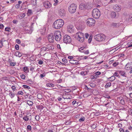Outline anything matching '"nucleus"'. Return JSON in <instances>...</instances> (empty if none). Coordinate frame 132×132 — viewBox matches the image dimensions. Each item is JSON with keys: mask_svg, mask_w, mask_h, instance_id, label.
I'll list each match as a JSON object with an SVG mask.
<instances>
[{"mask_svg": "<svg viewBox=\"0 0 132 132\" xmlns=\"http://www.w3.org/2000/svg\"><path fill=\"white\" fill-rule=\"evenodd\" d=\"M85 48L83 47L80 48L79 49V51L81 52H84L85 51Z\"/></svg>", "mask_w": 132, "mask_h": 132, "instance_id": "obj_25", "label": "nucleus"}, {"mask_svg": "<svg viewBox=\"0 0 132 132\" xmlns=\"http://www.w3.org/2000/svg\"><path fill=\"white\" fill-rule=\"evenodd\" d=\"M10 30H11V28L9 27H7L5 28V31H10Z\"/></svg>", "mask_w": 132, "mask_h": 132, "instance_id": "obj_35", "label": "nucleus"}, {"mask_svg": "<svg viewBox=\"0 0 132 132\" xmlns=\"http://www.w3.org/2000/svg\"><path fill=\"white\" fill-rule=\"evenodd\" d=\"M43 62L41 60H40L39 61L38 63L40 64H43Z\"/></svg>", "mask_w": 132, "mask_h": 132, "instance_id": "obj_63", "label": "nucleus"}, {"mask_svg": "<svg viewBox=\"0 0 132 132\" xmlns=\"http://www.w3.org/2000/svg\"><path fill=\"white\" fill-rule=\"evenodd\" d=\"M45 75L44 74V73L43 74H40L39 76V77H40L41 78H43V77H44L45 76Z\"/></svg>", "mask_w": 132, "mask_h": 132, "instance_id": "obj_48", "label": "nucleus"}, {"mask_svg": "<svg viewBox=\"0 0 132 132\" xmlns=\"http://www.w3.org/2000/svg\"><path fill=\"white\" fill-rule=\"evenodd\" d=\"M119 130L120 132H125L124 130L122 128H120L119 129Z\"/></svg>", "mask_w": 132, "mask_h": 132, "instance_id": "obj_60", "label": "nucleus"}, {"mask_svg": "<svg viewBox=\"0 0 132 132\" xmlns=\"http://www.w3.org/2000/svg\"><path fill=\"white\" fill-rule=\"evenodd\" d=\"M16 42L18 43V44H20L21 43L20 40L19 39H16Z\"/></svg>", "mask_w": 132, "mask_h": 132, "instance_id": "obj_54", "label": "nucleus"}, {"mask_svg": "<svg viewBox=\"0 0 132 132\" xmlns=\"http://www.w3.org/2000/svg\"><path fill=\"white\" fill-rule=\"evenodd\" d=\"M120 25V24L119 23H115L113 22L111 24V26L112 27L114 28H118L119 27Z\"/></svg>", "mask_w": 132, "mask_h": 132, "instance_id": "obj_15", "label": "nucleus"}, {"mask_svg": "<svg viewBox=\"0 0 132 132\" xmlns=\"http://www.w3.org/2000/svg\"><path fill=\"white\" fill-rule=\"evenodd\" d=\"M41 37H39V38H38V39H37V42H39L41 40Z\"/></svg>", "mask_w": 132, "mask_h": 132, "instance_id": "obj_56", "label": "nucleus"}, {"mask_svg": "<svg viewBox=\"0 0 132 132\" xmlns=\"http://www.w3.org/2000/svg\"><path fill=\"white\" fill-rule=\"evenodd\" d=\"M127 18L126 19L127 21L130 22L132 21V16L128 15L127 16Z\"/></svg>", "mask_w": 132, "mask_h": 132, "instance_id": "obj_20", "label": "nucleus"}, {"mask_svg": "<svg viewBox=\"0 0 132 132\" xmlns=\"http://www.w3.org/2000/svg\"><path fill=\"white\" fill-rule=\"evenodd\" d=\"M113 9L116 11H119L121 9V8L117 4L113 6Z\"/></svg>", "mask_w": 132, "mask_h": 132, "instance_id": "obj_14", "label": "nucleus"}, {"mask_svg": "<svg viewBox=\"0 0 132 132\" xmlns=\"http://www.w3.org/2000/svg\"><path fill=\"white\" fill-rule=\"evenodd\" d=\"M11 94L10 95V97L11 98H12L13 97H14L15 96V94L14 93H11Z\"/></svg>", "mask_w": 132, "mask_h": 132, "instance_id": "obj_42", "label": "nucleus"}, {"mask_svg": "<svg viewBox=\"0 0 132 132\" xmlns=\"http://www.w3.org/2000/svg\"><path fill=\"white\" fill-rule=\"evenodd\" d=\"M3 46L2 41H0V47H2Z\"/></svg>", "mask_w": 132, "mask_h": 132, "instance_id": "obj_55", "label": "nucleus"}, {"mask_svg": "<svg viewBox=\"0 0 132 132\" xmlns=\"http://www.w3.org/2000/svg\"><path fill=\"white\" fill-rule=\"evenodd\" d=\"M65 12L64 9H60L59 10V15L60 17H63L65 15Z\"/></svg>", "mask_w": 132, "mask_h": 132, "instance_id": "obj_9", "label": "nucleus"}, {"mask_svg": "<svg viewBox=\"0 0 132 132\" xmlns=\"http://www.w3.org/2000/svg\"><path fill=\"white\" fill-rule=\"evenodd\" d=\"M54 2H55L54 4V5H56L57 4V3H58V1L57 0H54Z\"/></svg>", "mask_w": 132, "mask_h": 132, "instance_id": "obj_49", "label": "nucleus"}, {"mask_svg": "<svg viewBox=\"0 0 132 132\" xmlns=\"http://www.w3.org/2000/svg\"><path fill=\"white\" fill-rule=\"evenodd\" d=\"M23 69L24 72L27 71L28 72H29V69L27 67H24L23 68Z\"/></svg>", "mask_w": 132, "mask_h": 132, "instance_id": "obj_33", "label": "nucleus"}, {"mask_svg": "<svg viewBox=\"0 0 132 132\" xmlns=\"http://www.w3.org/2000/svg\"><path fill=\"white\" fill-rule=\"evenodd\" d=\"M23 92L22 91H19L18 92V93H17L16 94V95H23Z\"/></svg>", "mask_w": 132, "mask_h": 132, "instance_id": "obj_31", "label": "nucleus"}, {"mask_svg": "<svg viewBox=\"0 0 132 132\" xmlns=\"http://www.w3.org/2000/svg\"><path fill=\"white\" fill-rule=\"evenodd\" d=\"M34 67H31L30 68V70L31 71H32L34 70Z\"/></svg>", "mask_w": 132, "mask_h": 132, "instance_id": "obj_64", "label": "nucleus"}, {"mask_svg": "<svg viewBox=\"0 0 132 132\" xmlns=\"http://www.w3.org/2000/svg\"><path fill=\"white\" fill-rule=\"evenodd\" d=\"M46 85L47 87H54V84L52 83L50 84L49 83H47Z\"/></svg>", "mask_w": 132, "mask_h": 132, "instance_id": "obj_21", "label": "nucleus"}, {"mask_svg": "<svg viewBox=\"0 0 132 132\" xmlns=\"http://www.w3.org/2000/svg\"><path fill=\"white\" fill-rule=\"evenodd\" d=\"M92 15L94 18L98 19L100 16V12L98 9H94L92 11Z\"/></svg>", "mask_w": 132, "mask_h": 132, "instance_id": "obj_3", "label": "nucleus"}, {"mask_svg": "<svg viewBox=\"0 0 132 132\" xmlns=\"http://www.w3.org/2000/svg\"><path fill=\"white\" fill-rule=\"evenodd\" d=\"M84 120L85 118L84 117H83L79 119V120L80 122H81L82 121H84Z\"/></svg>", "mask_w": 132, "mask_h": 132, "instance_id": "obj_41", "label": "nucleus"}, {"mask_svg": "<svg viewBox=\"0 0 132 132\" xmlns=\"http://www.w3.org/2000/svg\"><path fill=\"white\" fill-rule=\"evenodd\" d=\"M62 97L64 99H70V98L67 97V96L66 95L64 94L62 95Z\"/></svg>", "mask_w": 132, "mask_h": 132, "instance_id": "obj_29", "label": "nucleus"}, {"mask_svg": "<svg viewBox=\"0 0 132 132\" xmlns=\"http://www.w3.org/2000/svg\"><path fill=\"white\" fill-rule=\"evenodd\" d=\"M25 15L24 13H23L22 14L20 15V17H19L20 19H21L22 18L24 17L25 16Z\"/></svg>", "mask_w": 132, "mask_h": 132, "instance_id": "obj_36", "label": "nucleus"}, {"mask_svg": "<svg viewBox=\"0 0 132 132\" xmlns=\"http://www.w3.org/2000/svg\"><path fill=\"white\" fill-rule=\"evenodd\" d=\"M54 36L55 40L57 41H59L61 38V33L59 31H56L54 33Z\"/></svg>", "mask_w": 132, "mask_h": 132, "instance_id": "obj_8", "label": "nucleus"}, {"mask_svg": "<svg viewBox=\"0 0 132 132\" xmlns=\"http://www.w3.org/2000/svg\"><path fill=\"white\" fill-rule=\"evenodd\" d=\"M90 86L92 87H94L95 86V85L94 83H91L90 84Z\"/></svg>", "mask_w": 132, "mask_h": 132, "instance_id": "obj_37", "label": "nucleus"}, {"mask_svg": "<svg viewBox=\"0 0 132 132\" xmlns=\"http://www.w3.org/2000/svg\"><path fill=\"white\" fill-rule=\"evenodd\" d=\"M115 78H116L114 76H112L110 78H108V79H110V81H112L113 80H114L115 79Z\"/></svg>", "mask_w": 132, "mask_h": 132, "instance_id": "obj_22", "label": "nucleus"}, {"mask_svg": "<svg viewBox=\"0 0 132 132\" xmlns=\"http://www.w3.org/2000/svg\"><path fill=\"white\" fill-rule=\"evenodd\" d=\"M4 27V25L2 23L0 24V28H3Z\"/></svg>", "mask_w": 132, "mask_h": 132, "instance_id": "obj_62", "label": "nucleus"}, {"mask_svg": "<svg viewBox=\"0 0 132 132\" xmlns=\"http://www.w3.org/2000/svg\"><path fill=\"white\" fill-rule=\"evenodd\" d=\"M46 48L48 50L50 49L51 48V47L50 45H47L46 47Z\"/></svg>", "mask_w": 132, "mask_h": 132, "instance_id": "obj_43", "label": "nucleus"}, {"mask_svg": "<svg viewBox=\"0 0 132 132\" xmlns=\"http://www.w3.org/2000/svg\"><path fill=\"white\" fill-rule=\"evenodd\" d=\"M119 73L121 76H124L123 77V79L122 80V81L120 82L121 84H123L125 82L124 81L126 79V77L125 76L126 73L124 71H120Z\"/></svg>", "mask_w": 132, "mask_h": 132, "instance_id": "obj_12", "label": "nucleus"}, {"mask_svg": "<svg viewBox=\"0 0 132 132\" xmlns=\"http://www.w3.org/2000/svg\"><path fill=\"white\" fill-rule=\"evenodd\" d=\"M40 31L41 32V33L43 35L45 33L46 31V29L45 27H43V29H41L40 30Z\"/></svg>", "mask_w": 132, "mask_h": 132, "instance_id": "obj_18", "label": "nucleus"}, {"mask_svg": "<svg viewBox=\"0 0 132 132\" xmlns=\"http://www.w3.org/2000/svg\"><path fill=\"white\" fill-rule=\"evenodd\" d=\"M12 129L11 127H9L8 128H6V130L7 132H10L12 130Z\"/></svg>", "mask_w": 132, "mask_h": 132, "instance_id": "obj_46", "label": "nucleus"}, {"mask_svg": "<svg viewBox=\"0 0 132 132\" xmlns=\"http://www.w3.org/2000/svg\"><path fill=\"white\" fill-rule=\"evenodd\" d=\"M87 25L89 26H94L95 22V20L93 19L89 18L86 20Z\"/></svg>", "mask_w": 132, "mask_h": 132, "instance_id": "obj_5", "label": "nucleus"}, {"mask_svg": "<svg viewBox=\"0 0 132 132\" xmlns=\"http://www.w3.org/2000/svg\"><path fill=\"white\" fill-rule=\"evenodd\" d=\"M21 78L22 79L24 80L25 79L26 76L23 74L21 75L20 76Z\"/></svg>", "mask_w": 132, "mask_h": 132, "instance_id": "obj_38", "label": "nucleus"}, {"mask_svg": "<svg viewBox=\"0 0 132 132\" xmlns=\"http://www.w3.org/2000/svg\"><path fill=\"white\" fill-rule=\"evenodd\" d=\"M69 61L70 63L71 64H74L76 63V62L77 61L75 60H70Z\"/></svg>", "mask_w": 132, "mask_h": 132, "instance_id": "obj_24", "label": "nucleus"}, {"mask_svg": "<svg viewBox=\"0 0 132 132\" xmlns=\"http://www.w3.org/2000/svg\"><path fill=\"white\" fill-rule=\"evenodd\" d=\"M71 41V39L70 37L67 35L64 36L63 38V42L66 44L70 43Z\"/></svg>", "mask_w": 132, "mask_h": 132, "instance_id": "obj_7", "label": "nucleus"}, {"mask_svg": "<svg viewBox=\"0 0 132 132\" xmlns=\"http://www.w3.org/2000/svg\"><path fill=\"white\" fill-rule=\"evenodd\" d=\"M114 76H116L117 77H118L119 75H118L117 72H115L114 74Z\"/></svg>", "mask_w": 132, "mask_h": 132, "instance_id": "obj_58", "label": "nucleus"}, {"mask_svg": "<svg viewBox=\"0 0 132 132\" xmlns=\"http://www.w3.org/2000/svg\"><path fill=\"white\" fill-rule=\"evenodd\" d=\"M23 87L25 88H26L28 89H30V86L26 85H23Z\"/></svg>", "mask_w": 132, "mask_h": 132, "instance_id": "obj_34", "label": "nucleus"}, {"mask_svg": "<svg viewBox=\"0 0 132 132\" xmlns=\"http://www.w3.org/2000/svg\"><path fill=\"white\" fill-rule=\"evenodd\" d=\"M23 120H24L26 121H27L29 120V118L27 116H25L23 118Z\"/></svg>", "mask_w": 132, "mask_h": 132, "instance_id": "obj_32", "label": "nucleus"}, {"mask_svg": "<svg viewBox=\"0 0 132 132\" xmlns=\"http://www.w3.org/2000/svg\"><path fill=\"white\" fill-rule=\"evenodd\" d=\"M111 82H108L107 83L105 86V87L106 88H108L111 85Z\"/></svg>", "mask_w": 132, "mask_h": 132, "instance_id": "obj_27", "label": "nucleus"}, {"mask_svg": "<svg viewBox=\"0 0 132 132\" xmlns=\"http://www.w3.org/2000/svg\"><path fill=\"white\" fill-rule=\"evenodd\" d=\"M27 103L30 106H32L33 104V103L32 101L29 100L27 101Z\"/></svg>", "mask_w": 132, "mask_h": 132, "instance_id": "obj_23", "label": "nucleus"}, {"mask_svg": "<svg viewBox=\"0 0 132 132\" xmlns=\"http://www.w3.org/2000/svg\"><path fill=\"white\" fill-rule=\"evenodd\" d=\"M76 101H73L72 103V104L73 105H76V104H77V103H76Z\"/></svg>", "mask_w": 132, "mask_h": 132, "instance_id": "obj_53", "label": "nucleus"}, {"mask_svg": "<svg viewBox=\"0 0 132 132\" xmlns=\"http://www.w3.org/2000/svg\"><path fill=\"white\" fill-rule=\"evenodd\" d=\"M118 63L115 62L113 64V66L114 67H115L116 66H117L118 65Z\"/></svg>", "mask_w": 132, "mask_h": 132, "instance_id": "obj_52", "label": "nucleus"}, {"mask_svg": "<svg viewBox=\"0 0 132 132\" xmlns=\"http://www.w3.org/2000/svg\"><path fill=\"white\" fill-rule=\"evenodd\" d=\"M48 41L51 43H53L54 40V36L52 34H50L48 36Z\"/></svg>", "mask_w": 132, "mask_h": 132, "instance_id": "obj_10", "label": "nucleus"}, {"mask_svg": "<svg viewBox=\"0 0 132 132\" xmlns=\"http://www.w3.org/2000/svg\"><path fill=\"white\" fill-rule=\"evenodd\" d=\"M10 64L11 66H14L15 65V63L14 62H11L10 63Z\"/></svg>", "mask_w": 132, "mask_h": 132, "instance_id": "obj_50", "label": "nucleus"}, {"mask_svg": "<svg viewBox=\"0 0 132 132\" xmlns=\"http://www.w3.org/2000/svg\"><path fill=\"white\" fill-rule=\"evenodd\" d=\"M15 48L17 50H18L19 49V46L18 45L16 44L15 46Z\"/></svg>", "mask_w": 132, "mask_h": 132, "instance_id": "obj_44", "label": "nucleus"}, {"mask_svg": "<svg viewBox=\"0 0 132 132\" xmlns=\"http://www.w3.org/2000/svg\"><path fill=\"white\" fill-rule=\"evenodd\" d=\"M103 96L105 98H107L108 99L110 98V96L107 94H103Z\"/></svg>", "mask_w": 132, "mask_h": 132, "instance_id": "obj_26", "label": "nucleus"}, {"mask_svg": "<svg viewBox=\"0 0 132 132\" xmlns=\"http://www.w3.org/2000/svg\"><path fill=\"white\" fill-rule=\"evenodd\" d=\"M19 52L18 51L15 52L14 54V55L16 56H18V55H19Z\"/></svg>", "mask_w": 132, "mask_h": 132, "instance_id": "obj_51", "label": "nucleus"}, {"mask_svg": "<svg viewBox=\"0 0 132 132\" xmlns=\"http://www.w3.org/2000/svg\"><path fill=\"white\" fill-rule=\"evenodd\" d=\"M105 36L103 34H99L95 35L94 38L96 41L99 42L103 41L105 39Z\"/></svg>", "mask_w": 132, "mask_h": 132, "instance_id": "obj_2", "label": "nucleus"}, {"mask_svg": "<svg viewBox=\"0 0 132 132\" xmlns=\"http://www.w3.org/2000/svg\"><path fill=\"white\" fill-rule=\"evenodd\" d=\"M132 66V64L131 63H128L126 65L125 67V70H129Z\"/></svg>", "mask_w": 132, "mask_h": 132, "instance_id": "obj_13", "label": "nucleus"}, {"mask_svg": "<svg viewBox=\"0 0 132 132\" xmlns=\"http://www.w3.org/2000/svg\"><path fill=\"white\" fill-rule=\"evenodd\" d=\"M11 88L13 90V92L15 91L16 90V87L14 86H12V87Z\"/></svg>", "mask_w": 132, "mask_h": 132, "instance_id": "obj_45", "label": "nucleus"}, {"mask_svg": "<svg viewBox=\"0 0 132 132\" xmlns=\"http://www.w3.org/2000/svg\"><path fill=\"white\" fill-rule=\"evenodd\" d=\"M64 24V21L63 20L58 19L54 22L53 24V27L55 29H58L62 27Z\"/></svg>", "mask_w": 132, "mask_h": 132, "instance_id": "obj_1", "label": "nucleus"}, {"mask_svg": "<svg viewBox=\"0 0 132 132\" xmlns=\"http://www.w3.org/2000/svg\"><path fill=\"white\" fill-rule=\"evenodd\" d=\"M87 73V72L86 71H81V74L82 75H86Z\"/></svg>", "mask_w": 132, "mask_h": 132, "instance_id": "obj_28", "label": "nucleus"}, {"mask_svg": "<svg viewBox=\"0 0 132 132\" xmlns=\"http://www.w3.org/2000/svg\"><path fill=\"white\" fill-rule=\"evenodd\" d=\"M95 74L97 75H98L101 74V72H97L95 73Z\"/></svg>", "mask_w": 132, "mask_h": 132, "instance_id": "obj_57", "label": "nucleus"}, {"mask_svg": "<svg viewBox=\"0 0 132 132\" xmlns=\"http://www.w3.org/2000/svg\"><path fill=\"white\" fill-rule=\"evenodd\" d=\"M76 5L75 4H72L69 6L68 10L71 13H74L76 11Z\"/></svg>", "mask_w": 132, "mask_h": 132, "instance_id": "obj_6", "label": "nucleus"}, {"mask_svg": "<svg viewBox=\"0 0 132 132\" xmlns=\"http://www.w3.org/2000/svg\"><path fill=\"white\" fill-rule=\"evenodd\" d=\"M62 60L63 62H64L65 63H66L67 62V60L65 59H63Z\"/></svg>", "mask_w": 132, "mask_h": 132, "instance_id": "obj_47", "label": "nucleus"}, {"mask_svg": "<svg viewBox=\"0 0 132 132\" xmlns=\"http://www.w3.org/2000/svg\"><path fill=\"white\" fill-rule=\"evenodd\" d=\"M20 7V5L19 4H18L15 5V7L16 9L19 8Z\"/></svg>", "mask_w": 132, "mask_h": 132, "instance_id": "obj_61", "label": "nucleus"}, {"mask_svg": "<svg viewBox=\"0 0 132 132\" xmlns=\"http://www.w3.org/2000/svg\"><path fill=\"white\" fill-rule=\"evenodd\" d=\"M116 16V12H112L111 14V16L113 18H115Z\"/></svg>", "mask_w": 132, "mask_h": 132, "instance_id": "obj_19", "label": "nucleus"}, {"mask_svg": "<svg viewBox=\"0 0 132 132\" xmlns=\"http://www.w3.org/2000/svg\"><path fill=\"white\" fill-rule=\"evenodd\" d=\"M35 119L37 121H38L39 119V116L38 115H36L35 116Z\"/></svg>", "mask_w": 132, "mask_h": 132, "instance_id": "obj_39", "label": "nucleus"}, {"mask_svg": "<svg viewBox=\"0 0 132 132\" xmlns=\"http://www.w3.org/2000/svg\"><path fill=\"white\" fill-rule=\"evenodd\" d=\"M76 36L77 37V39L81 43L83 42L84 40V34L81 32H79L76 33Z\"/></svg>", "mask_w": 132, "mask_h": 132, "instance_id": "obj_4", "label": "nucleus"}, {"mask_svg": "<svg viewBox=\"0 0 132 132\" xmlns=\"http://www.w3.org/2000/svg\"><path fill=\"white\" fill-rule=\"evenodd\" d=\"M27 129L28 131H31V126L30 125H28L27 127Z\"/></svg>", "mask_w": 132, "mask_h": 132, "instance_id": "obj_30", "label": "nucleus"}, {"mask_svg": "<svg viewBox=\"0 0 132 132\" xmlns=\"http://www.w3.org/2000/svg\"><path fill=\"white\" fill-rule=\"evenodd\" d=\"M86 5L85 4L81 3L79 5V9L82 10L86 9Z\"/></svg>", "mask_w": 132, "mask_h": 132, "instance_id": "obj_17", "label": "nucleus"}, {"mask_svg": "<svg viewBox=\"0 0 132 132\" xmlns=\"http://www.w3.org/2000/svg\"><path fill=\"white\" fill-rule=\"evenodd\" d=\"M68 30L70 32L73 31V26L72 25H69L68 26Z\"/></svg>", "mask_w": 132, "mask_h": 132, "instance_id": "obj_16", "label": "nucleus"}, {"mask_svg": "<svg viewBox=\"0 0 132 132\" xmlns=\"http://www.w3.org/2000/svg\"><path fill=\"white\" fill-rule=\"evenodd\" d=\"M43 5L46 8H50L51 6V5L49 2L48 1H46L43 3Z\"/></svg>", "mask_w": 132, "mask_h": 132, "instance_id": "obj_11", "label": "nucleus"}, {"mask_svg": "<svg viewBox=\"0 0 132 132\" xmlns=\"http://www.w3.org/2000/svg\"><path fill=\"white\" fill-rule=\"evenodd\" d=\"M120 103L122 104H124L125 103V102L124 101V100L123 99H121V100L120 101Z\"/></svg>", "mask_w": 132, "mask_h": 132, "instance_id": "obj_40", "label": "nucleus"}, {"mask_svg": "<svg viewBox=\"0 0 132 132\" xmlns=\"http://www.w3.org/2000/svg\"><path fill=\"white\" fill-rule=\"evenodd\" d=\"M84 52L86 54H89V52L88 51V50L85 51H85Z\"/></svg>", "mask_w": 132, "mask_h": 132, "instance_id": "obj_59", "label": "nucleus"}]
</instances>
